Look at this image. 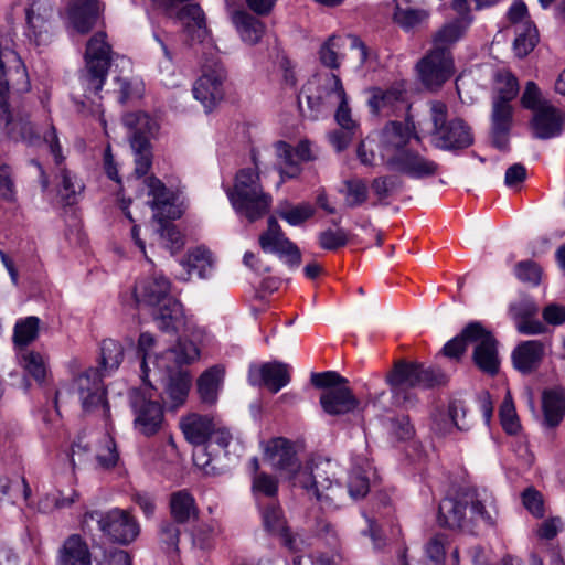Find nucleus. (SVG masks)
Returning <instances> with one entry per match:
<instances>
[{
  "label": "nucleus",
  "mask_w": 565,
  "mask_h": 565,
  "mask_svg": "<svg viewBox=\"0 0 565 565\" xmlns=\"http://www.w3.org/2000/svg\"><path fill=\"white\" fill-rule=\"evenodd\" d=\"M335 476L337 466L331 460H310L295 473L292 486L321 505L333 508L342 504L345 499V491Z\"/></svg>",
  "instance_id": "nucleus-1"
},
{
  "label": "nucleus",
  "mask_w": 565,
  "mask_h": 565,
  "mask_svg": "<svg viewBox=\"0 0 565 565\" xmlns=\"http://www.w3.org/2000/svg\"><path fill=\"white\" fill-rule=\"evenodd\" d=\"M494 500L487 490L468 489L455 498H446L439 503L438 522L449 529H461L470 521L493 523Z\"/></svg>",
  "instance_id": "nucleus-2"
},
{
  "label": "nucleus",
  "mask_w": 565,
  "mask_h": 565,
  "mask_svg": "<svg viewBox=\"0 0 565 565\" xmlns=\"http://www.w3.org/2000/svg\"><path fill=\"white\" fill-rule=\"evenodd\" d=\"M110 45L106 42L105 33L98 32L89 39L81 83L85 90V99L82 104L84 106L88 105L92 114H103L99 92L104 86L110 66Z\"/></svg>",
  "instance_id": "nucleus-3"
},
{
  "label": "nucleus",
  "mask_w": 565,
  "mask_h": 565,
  "mask_svg": "<svg viewBox=\"0 0 565 565\" xmlns=\"http://www.w3.org/2000/svg\"><path fill=\"white\" fill-rule=\"evenodd\" d=\"M228 200L233 209L249 222H255L267 214L273 198L264 191L257 169H241L235 177L233 188H228Z\"/></svg>",
  "instance_id": "nucleus-4"
},
{
  "label": "nucleus",
  "mask_w": 565,
  "mask_h": 565,
  "mask_svg": "<svg viewBox=\"0 0 565 565\" xmlns=\"http://www.w3.org/2000/svg\"><path fill=\"white\" fill-rule=\"evenodd\" d=\"M143 183L148 195L152 198L150 206L154 211V218L161 223V228L159 230L161 244L174 253L183 246V237L175 225L163 223L166 220H175L181 215L178 206L172 203L173 194L154 177L146 178Z\"/></svg>",
  "instance_id": "nucleus-5"
},
{
  "label": "nucleus",
  "mask_w": 565,
  "mask_h": 565,
  "mask_svg": "<svg viewBox=\"0 0 565 565\" xmlns=\"http://www.w3.org/2000/svg\"><path fill=\"white\" fill-rule=\"evenodd\" d=\"M386 379L395 397L405 403L411 402V397L405 393L407 388H430L447 382V375L440 370L405 361L396 362Z\"/></svg>",
  "instance_id": "nucleus-6"
},
{
  "label": "nucleus",
  "mask_w": 565,
  "mask_h": 565,
  "mask_svg": "<svg viewBox=\"0 0 565 565\" xmlns=\"http://www.w3.org/2000/svg\"><path fill=\"white\" fill-rule=\"evenodd\" d=\"M430 119L434 125V145L443 150H457L468 148L473 142L469 126L456 118L447 121V106L440 100L429 104Z\"/></svg>",
  "instance_id": "nucleus-7"
},
{
  "label": "nucleus",
  "mask_w": 565,
  "mask_h": 565,
  "mask_svg": "<svg viewBox=\"0 0 565 565\" xmlns=\"http://www.w3.org/2000/svg\"><path fill=\"white\" fill-rule=\"evenodd\" d=\"M90 521H95L98 529L114 542L129 544L139 535L140 529L137 521L129 512L113 509L107 512L89 511L82 520V529L90 531Z\"/></svg>",
  "instance_id": "nucleus-8"
},
{
  "label": "nucleus",
  "mask_w": 565,
  "mask_h": 565,
  "mask_svg": "<svg viewBox=\"0 0 565 565\" xmlns=\"http://www.w3.org/2000/svg\"><path fill=\"white\" fill-rule=\"evenodd\" d=\"M308 106L317 113L331 109L337 106L335 120L345 130L351 131L356 124L351 116L348 97L341 79L330 74L326 77L322 93L317 96H307Z\"/></svg>",
  "instance_id": "nucleus-9"
},
{
  "label": "nucleus",
  "mask_w": 565,
  "mask_h": 565,
  "mask_svg": "<svg viewBox=\"0 0 565 565\" xmlns=\"http://www.w3.org/2000/svg\"><path fill=\"white\" fill-rule=\"evenodd\" d=\"M125 126L132 131L130 146L135 156V174L143 177L151 167L150 143L147 135L156 129V122L145 113H129L122 118Z\"/></svg>",
  "instance_id": "nucleus-10"
},
{
  "label": "nucleus",
  "mask_w": 565,
  "mask_h": 565,
  "mask_svg": "<svg viewBox=\"0 0 565 565\" xmlns=\"http://www.w3.org/2000/svg\"><path fill=\"white\" fill-rule=\"evenodd\" d=\"M143 388L132 390L130 405L135 415V429L143 436L156 435L163 426L164 415L161 404L153 401L152 384Z\"/></svg>",
  "instance_id": "nucleus-11"
},
{
  "label": "nucleus",
  "mask_w": 565,
  "mask_h": 565,
  "mask_svg": "<svg viewBox=\"0 0 565 565\" xmlns=\"http://www.w3.org/2000/svg\"><path fill=\"white\" fill-rule=\"evenodd\" d=\"M25 35L36 46L52 42L55 34V10L50 0H31L25 7Z\"/></svg>",
  "instance_id": "nucleus-12"
},
{
  "label": "nucleus",
  "mask_w": 565,
  "mask_h": 565,
  "mask_svg": "<svg viewBox=\"0 0 565 565\" xmlns=\"http://www.w3.org/2000/svg\"><path fill=\"white\" fill-rule=\"evenodd\" d=\"M465 337L475 345L472 359L476 365L487 374H497L500 360L498 343L492 333L480 322H470L465 328Z\"/></svg>",
  "instance_id": "nucleus-13"
},
{
  "label": "nucleus",
  "mask_w": 565,
  "mask_h": 565,
  "mask_svg": "<svg viewBox=\"0 0 565 565\" xmlns=\"http://www.w3.org/2000/svg\"><path fill=\"white\" fill-rule=\"evenodd\" d=\"M225 79L226 71L220 62L203 65L202 75L195 81L192 92L206 111L223 99Z\"/></svg>",
  "instance_id": "nucleus-14"
},
{
  "label": "nucleus",
  "mask_w": 565,
  "mask_h": 565,
  "mask_svg": "<svg viewBox=\"0 0 565 565\" xmlns=\"http://www.w3.org/2000/svg\"><path fill=\"white\" fill-rule=\"evenodd\" d=\"M258 243L264 253L277 255L290 267H298L301 263L300 249L286 236L275 217L268 218Z\"/></svg>",
  "instance_id": "nucleus-15"
},
{
  "label": "nucleus",
  "mask_w": 565,
  "mask_h": 565,
  "mask_svg": "<svg viewBox=\"0 0 565 565\" xmlns=\"http://www.w3.org/2000/svg\"><path fill=\"white\" fill-rule=\"evenodd\" d=\"M417 72L422 83L427 88L440 87L455 72L451 52L431 47L417 63Z\"/></svg>",
  "instance_id": "nucleus-16"
},
{
  "label": "nucleus",
  "mask_w": 565,
  "mask_h": 565,
  "mask_svg": "<svg viewBox=\"0 0 565 565\" xmlns=\"http://www.w3.org/2000/svg\"><path fill=\"white\" fill-rule=\"evenodd\" d=\"M79 398L84 412L102 409L103 415H109V406L106 401V392L102 382V374L96 369H89L76 380Z\"/></svg>",
  "instance_id": "nucleus-17"
},
{
  "label": "nucleus",
  "mask_w": 565,
  "mask_h": 565,
  "mask_svg": "<svg viewBox=\"0 0 565 565\" xmlns=\"http://www.w3.org/2000/svg\"><path fill=\"white\" fill-rule=\"evenodd\" d=\"M386 168L413 179L429 178L438 171V164L435 161L408 149L390 156Z\"/></svg>",
  "instance_id": "nucleus-18"
},
{
  "label": "nucleus",
  "mask_w": 565,
  "mask_h": 565,
  "mask_svg": "<svg viewBox=\"0 0 565 565\" xmlns=\"http://www.w3.org/2000/svg\"><path fill=\"white\" fill-rule=\"evenodd\" d=\"M564 124L565 114L552 103H543L533 113L530 128L534 138L545 140L558 137Z\"/></svg>",
  "instance_id": "nucleus-19"
},
{
  "label": "nucleus",
  "mask_w": 565,
  "mask_h": 565,
  "mask_svg": "<svg viewBox=\"0 0 565 565\" xmlns=\"http://www.w3.org/2000/svg\"><path fill=\"white\" fill-rule=\"evenodd\" d=\"M134 296L139 305L157 308L172 298L171 282L163 275L153 273L136 282Z\"/></svg>",
  "instance_id": "nucleus-20"
},
{
  "label": "nucleus",
  "mask_w": 565,
  "mask_h": 565,
  "mask_svg": "<svg viewBox=\"0 0 565 565\" xmlns=\"http://www.w3.org/2000/svg\"><path fill=\"white\" fill-rule=\"evenodd\" d=\"M264 459L271 468L286 473L292 480L295 473L301 468L292 444L285 438L271 439L266 445Z\"/></svg>",
  "instance_id": "nucleus-21"
},
{
  "label": "nucleus",
  "mask_w": 565,
  "mask_h": 565,
  "mask_svg": "<svg viewBox=\"0 0 565 565\" xmlns=\"http://www.w3.org/2000/svg\"><path fill=\"white\" fill-rule=\"evenodd\" d=\"M249 381L253 385L263 384L270 392L278 393L290 382L289 365L278 361L264 363L250 369Z\"/></svg>",
  "instance_id": "nucleus-22"
},
{
  "label": "nucleus",
  "mask_w": 565,
  "mask_h": 565,
  "mask_svg": "<svg viewBox=\"0 0 565 565\" xmlns=\"http://www.w3.org/2000/svg\"><path fill=\"white\" fill-rule=\"evenodd\" d=\"M72 26L79 33H87L102 12L98 0H63Z\"/></svg>",
  "instance_id": "nucleus-23"
},
{
  "label": "nucleus",
  "mask_w": 565,
  "mask_h": 565,
  "mask_svg": "<svg viewBox=\"0 0 565 565\" xmlns=\"http://www.w3.org/2000/svg\"><path fill=\"white\" fill-rule=\"evenodd\" d=\"M156 340L149 332H142L138 340V352L142 358L141 361V380L145 385H151V376L157 379L158 375L163 374V370H169L171 366L168 363H162L164 360L163 353L156 354L153 349Z\"/></svg>",
  "instance_id": "nucleus-24"
},
{
  "label": "nucleus",
  "mask_w": 565,
  "mask_h": 565,
  "mask_svg": "<svg viewBox=\"0 0 565 565\" xmlns=\"http://www.w3.org/2000/svg\"><path fill=\"white\" fill-rule=\"evenodd\" d=\"M414 124L407 120L406 122L391 121L388 122L382 134V151L381 157L384 164H387L390 156H395L398 151H406L405 146L408 143Z\"/></svg>",
  "instance_id": "nucleus-25"
},
{
  "label": "nucleus",
  "mask_w": 565,
  "mask_h": 565,
  "mask_svg": "<svg viewBox=\"0 0 565 565\" xmlns=\"http://www.w3.org/2000/svg\"><path fill=\"white\" fill-rule=\"evenodd\" d=\"M320 405L328 415L340 416L358 409L360 401L345 384L323 391L320 395Z\"/></svg>",
  "instance_id": "nucleus-26"
},
{
  "label": "nucleus",
  "mask_w": 565,
  "mask_h": 565,
  "mask_svg": "<svg viewBox=\"0 0 565 565\" xmlns=\"http://www.w3.org/2000/svg\"><path fill=\"white\" fill-rule=\"evenodd\" d=\"M3 111L0 110V127L7 129L8 135L18 140H24L32 143L39 139L38 130L32 126L28 115H12L7 105V100L1 105Z\"/></svg>",
  "instance_id": "nucleus-27"
},
{
  "label": "nucleus",
  "mask_w": 565,
  "mask_h": 565,
  "mask_svg": "<svg viewBox=\"0 0 565 565\" xmlns=\"http://www.w3.org/2000/svg\"><path fill=\"white\" fill-rule=\"evenodd\" d=\"M153 319L160 330L164 332H179L188 326L182 305L173 297L157 307Z\"/></svg>",
  "instance_id": "nucleus-28"
},
{
  "label": "nucleus",
  "mask_w": 565,
  "mask_h": 565,
  "mask_svg": "<svg viewBox=\"0 0 565 565\" xmlns=\"http://www.w3.org/2000/svg\"><path fill=\"white\" fill-rule=\"evenodd\" d=\"M57 565H93L89 546L79 534H72L64 541Z\"/></svg>",
  "instance_id": "nucleus-29"
},
{
  "label": "nucleus",
  "mask_w": 565,
  "mask_h": 565,
  "mask_svg": "<svg viewBox=\"0 0 565 565\" xmlns=\"http://www.w3.org/2000/svg\"><path fill=\"white\" fill-rule=\"evenodd\" d=\"M492 142L500 149L508 148V135L512 122V107L504 100H493L492 104Z\"/></svg>",
  "instance_id": "nucleus-30"
},
{
  "label": "nucleus",
  "mask_w": 565,
  "mask_h": 565,
  "mask_svg": "<svg viewBox=\"0 0 565 565\" xmlns=\"http://www.w3.org/2000/svg\"><path fill=\"white\" fill-rule=\"evenodd\" d=\"M545 351V344L540 340L521 342L512 352L513 365L522 373H530L539 366Z\"/></svg>",
  "instance_id": "nucleus-31"
},
{
  "label": "nucleus",
  "mask_w": 565,
  "mask_h": 565,
  "mask_svg": "<svg viewBox=\"0 0 565 565\" xmlns=\"http://www.w3.org/2000/svg\"><path fill=\"white\" fill-rule=\"evenodd\" d=\"M471 426L468 419L467 409L461 402H452L447 413H440L434 422L435 433L445 436L451 434L454 429L467 430Z\"/></svg>",
  "instance_id": "nucleus-32"
},
{
  "label": "nucleus",
  "mask_w": 565,
  "mask_h": 565,
  "mask_svg": "<svg viewBox=\"0 0 565 565\" xmlns=\"http://www.w3.org/2000/svg\"><path fill=\"white\" fill-rule=\"evenodd\" d=\"M232 22L242 41L249 45L259 43L266 32L264 22L243 10L235 11L232 14Z\"/></svg>",
  "instance_id": "nucleus-33"
},
{
  "label": "nucleus",
  "mask_w": 565,
  "mask_h": 565,
  "mask_svg": "<svg viewBox=\"0 0 565 565\" xmlns=\"http://www.w3.org/2000/svg\"><path fill=\"white\" fill-rule=\"evenodd\" d=\"M57 196L64 205H73L77 203L84 184L72 171L65 167H61L56 173Z\"/></svg>",
  "instance_id": "nucleus-34"
},
{
  "label": "nucleus",
  "mask_w": 565,
  "mask_h": 565,
  "mask_svg": "<svg viewBox=\"0 0 565 565\" xmlns=\"http://www.w3.org/2000/svg\"><path fill=\"white\" fill-rule=\"evenodd\" d=\"M185 438L193 445H202L212 435L214 424L207 416L192 414L181 423Z\"/></svg>",
  "instance_id": "nucleus-35"
},
{
  "label": "nucleus",
  "mask_w": 565,
  "mask_h": 565,
  "mask_svg": "<svg viewBox=\"0 0 565 565\" xmlns=\"http://www.w3.org/2000/svg\"><path fill=\"white\" fill-rule=\"evenodd\" d=\"M403 102V90L393 87L386 90L381 88L371 89L369 106L373 114H384L390 116L395 111L397 104Z\"/></svg>",
  "instance_id": "nucleus-36"
},
{
  "label": "nucleus",
  "mask_w": 565,
  "mask_h": 565,
  "mask_svg": "<svg viewBox=\"0 0 565 565\" xmlns=\"http://www.w3.org/2000/svg\"><path fill=\"white\" fill-rule=\"evenodd\" d=\"M263 524L265 529L274 535H278L282 539L284 544L290 548L294 547V541L286 525V520L282 515V511L278 504H268L263 513Z\"/></svg>",
  "instance_id": "nucleus-37"
},
{
  "label": "nucleus",
  "mask_w": 565,
  "mask_h": 565,
  "mask_svg": "<svg viewBox=\"0 0 565 565\" xmlns=\"http://www.w3.org/2000/svg\"><path fill=\"white\" fill-rule=\"evenodd\" d=\"M212 255L210 250L198 247L190 252L184 259L181 260V266L186 271L184 279H190L193 276L205 278L212 269Z\"/></svg>",
  "instance_id": "nucleus-38"
},
{
  "label": "nucleus",
  "mask_w": 565,
  "mask_h": 565,
  "mask_svg": "<svg viewBox=\"0 0 565 565\" xmlns=\"http://www.w3.org/2000/svg\"><path fill=\"white\" fill-rule=\"evenodd\" d=\"M170 510L174 521L181 524L190 522L198 515L195 500L186 490H180L171 494Z\"/></svg>",
  "instance_id": "nucleus-39"
},
{
  "label": "nucleus",
  "mask_w": 565,
  "mask_h": 565,
  "mask_svg": "<svg viewBox=\"0 0 565 565\" xmlns=\"http://www.w3.org/2000/svg\"><path fill=\"white\" fill-rule=\"evenodd\" d=\"M223 377L224 370L220 366L210 367L201 374L198 379V392L203 403H215Z\"/></svg>",
  "instance_id": "nucleus-40"
},
{
  "label": "nucleus",
  "mask_w": 565,
  "mask_h": 565,
  "mask_svg": "<svg viewBox=\"0 0 565 565\" xmlns=\"http://www.w3.org/2000/svg\"><path fill=\"white\" fill-rule=\"evenodd\" d=\"M40 319L34 316L18 319L13 327L12 342L18 351L26 350L28 345L39 337Z\"/></svg>",
  "instance_id": "nucleus-41"
},
{
  "label": "nucleus",
  "mask_w": 565,
  "mask_h": 565,
  "mask_svg": "<svg viewBox=\"0 0 565 565\" xmlns=\"http://www.w3.org/2000/svg\"><path fill=\"white\" fill-rule=\"evenodd\" d=\"M199 349L194 342L188 340H180L178 343L163 353L164 360L162 363H168L171 369L163 370L164 372H171L173 369L190 364L199 358Z\"/></svg>",
  "instance_id": "nucleus-42"
},
{
  "label": "nucleus",
  "mask_w": 565,
  "mask_h": 565,
  "mask_svg": "<svg viewBox=\"0 0 565 565\" xmlns=\"http://www.w3.org/2000/svg\"><path fill=\"white\" fill-rule=\"evenodd\" d=\"M542 406L544 423L548 427L557 426L565 413V396L562 391L552 390L543 393Z\"/></svg>",
  "instance_id": "nucleus-43"
},
{
  "label": "nucleus",
  "mask_w": 565,
  "mask_h": 565,
  "mask_svg": "<svg viewBox=\"0 0 565 565\" xmlns=\"http://www.w3.org/2000/svg\"><path fill=\"white\" fill-rule=\"evenodd\" d=\"M17 359L21 367L35 381H44L47 372V359L45 355L40 352L26 349L18 351Z\"/></svg>",
  "instance_id": "nucleus-44"
},
{
  "label": "nucleus",
  "mask_w": 565,
  "mask_h": 565,
  "mask_svg": "<svg viewBox=\"0 0 565 565\" xmlns=\"http://www.w3.org/2000/svg\"><path fill=\"white\" fill-rule=\"evenodd\" d=\"M466 24L456 19L444 24L433 36V49L450 52L451 46L463 35Z\"/></svg>",
  "instance_id": "nucleus-45"
},
{
  "label": "nucleus",
  "mask_w": 565,
  "mask_h": 565,
  "mask_svg": "<svg viewBox=\"0 0 565 565\" xmlns=\"http://www.w3.org/2000/svg\"><path fill=\"white\" fill-rule=\"evenodd\" d=\"M277 166L281 179H294L301 173L300 160L294 156L292 147L285 141H278L275 146Z\"/></svg>",
  "instance_id": "nucleus-46"
},
{
  "label": "nucleus",
  "mask_w": 565,
  "mask_h": 565,
  "mask_svg": "<svg viewBox=\"0 0 565 565\" xmlns=\"http://www.w3.org/2000/svg\"><path fill=\"white\" fill-rule=\"evenodd\" d=\"M394 21L409 31L427 19V12L408 6V0H395Z\"/></svg>",
  "instance_id": "nucleus-47"
},
{
  "label": "nucleus",
  "mask_w": 565,
  "mask_h": 565,
  "mask_svg": "<svg viewBox=\"0 0 565 565\" xmlns=\"http://www.w3.org/2000/svg\"><path fill=\"white\" fill-rule=\"evenodd\" d=\"M315 209L309 203H300L297 205L288 201H282L277 206V215L291 226H299L307 220L312 217Z\"/></svg>",
  "instance_id": "nucleus-48"
},
{
  "label": "nucleus",
  "mask_w": 565,
  "mask_h": 565,
  "mask_svg": "<svg viewBox=\"0 0 565 565\" xmlns=\"http://www.w3.org/2000/svg\"><path fill=\"white\" fill-rule=\"evenodd\" d=\"M190 387L191 376L188 372H178L169 379L166 394L172 407H179L185 402Z\"/></svg>",
  "instance_id": "nucleus-49"
},
{
  "label": "nucleus",
  "mask_w": 565,
  "mask_h": 565,
  "mask_svg": "<svg viewBox=\"0 0 565 565\" xmlns=\"http://www.w3.org/2000/svg\"><path fill=\"white\" fill-rule=\"evenodd\" d=\"M341 193L344 195L345 204L349 207H356L366 202L369 198V185L365 180L353 178L345 180Z\"/></svg>",
  "instance_id": "nucleus-50"
},
{
  "label": "nucleus",
  "mask_w": 565,
  "mask_h": 565,
  "mask_svg": "<svg viewBox=\"0 0 565 565\" xmlns=\"http://www.w3.org/2000/svg\"><path fill=\"white\" fill-rule=\"evenodd\" d=\"M514 52L519 57L526 56L536 45L539 33L534 24H522L515 29Z\"/></svg>",
  "instance_id": "nucleus-51"
},
{
  "label": "nucleus",
  "mask_w": 565,
  "mask_h": 565,
  "mask_svg": "<svg viewBox=\"0 0 565 565\" xmlns=\"http://www.w3.org/2000/svg\"><path fill=\"white\" fill-rule=\"evenodd\" d=\"M100 358L104 370L114 371L118 369L124 360V348L120 342L106 339L100 345Z\"/></svg>",
  "instance_id": "nucleus-52"
},
{
  "label": "nucleus",
  "mask_w": 565,
  "mask_h": 565,
  "mask_svg": "<svg viewBox=\"0 0 565 565\" xmlns=\"http://www.w3.org/2000/svg\"><path fill=\"white\" fill-rule=\"evenodd\" d=\"M344 45V39L338 35H331L319 51L321 63L330 68L340 66L339 50Z\"/></svg>",
  "instance_id": "nucleus-53"
},
{
  "label": "nucleus",
  "mask_w": 565,
  "mask_h": 565,
  "mask_svg": "<svg viewBox=\"0 0 565 565\" xmlns=\"http://www.w3.org/2000/svg\"><path fill=\"white\" fill-rule=\"evenodd\" d=\"M403 185V180L397 175L377 177L371 183L372 191L379 201L386 200L394 192L401 190Z\"/></svg>",
  "instance_id": "nucleus-54"
},
{
  "label": "nucleus",
  "mask_w": 565,
  "mask_h": 565,
  "mask_svg": "<svg viewBox=\"0 0 565 565\" xmlns=\"http://www.w3.org/2000/svg\"><path fill=\"white\" fill-rule=\"evenodd\" d=\"M370 490L369 477L362 468H353L350 471L348 480V494L350 498L356 500L364 498Z\"/></svg>",
  "instance_id": "nucleus-55"
},
{
  "label": "nucleus",
  "mask_w": 565,
  "mask_h": 565,
  "mask_svg": "<svg viewBox=\"0 0 565 565\" xmlns=\"http://www.w3.org/2000/svg\"><path fill=\"white\" fill-rule=\"evenodd\" d=\"M497 96L493 100L509 103L514 99L519 92L518 79L509 72L499 73L495 83Z\"/></svg>",
  "instance_id": "nucleus-56"
},
{
  "label": "nucleus",
  "mask_w": 565,
  "mask_h": 565,
  "mask_svg": "<svg viewBox=\"0 0 565 565\" xmlns=\"http://www.w3.org/2000/svg\"><path fill=\"white\" fill-rule=\"evenodd\" d=\"M500 419L503 429L508 434H516L520 429V424L518 420L516 412L512 398L510 395L503 399L500 411H499Z\"/></svg>",
  "instance_id": "nucleus-57"
},
{
  "label": "nucleus",
  "mask_w": 565,
  "mask_h": 565,
  "mask_svg": "<svg viewBox=\"0 0 565 565\" xmlns=\"http://www.w3.org/2000/svg\"><path fill=\"white\" fill-rule=\"evenodd\" d=\"M387 429L390 434L398 440H408L415 434V429L411 424L409 417L406 415H399L391 418Z\"/></svg>",
  "instance_id": "nucleus-58"
},
{
  "label": "nucleus",
  "mask_w": 565,
  "mask_h": 565,
  "mask_svg": "<svg viewBox=\"0 0 565 565\" xmlns=\"http://www.w3.org/2000/svg\"><path fill=\"white\" fill-rule=\"evenodd\" d=\"M98 465L104 469H109L116 466L119 455L116 449V444L109 436L105 437L104 445L96 452Z\"/></svg>",
  "instance_id": "nucleus-59"
},
{
  "label": "nucleus",
  "mask_w": 565,
  "mask_h": 565,
  "mask_svg": "<svg viewBox=\"0 0 565 565\" xmlns=\"http://www.w3.org/2000/svg\"><path fill=\"white\" fill-rule=\"evenodd\" d=\"M252 489L257 494L275 497L278 491V481L275 477L266 472L255 473L253 477Z\"/></svg>",
  "instance_id": "nucleus-60"
},
{
  "label": "nucleus",
  "mask_w": 565,
  "mask_h": 565,
  "mask_svg": "<svg viewBox=\"0 0 565 565\" xmlns=\"http://www.w3.org/2000/svg\"><path fill=\"white\" fill-rule=\"evenodd\" d=\"M348 243V234L344 230H327L319 234V244L323 249L333 250Z\"/></svg>",
  "instance_id": "nucleus-61"
},
{
  "label": "nucleus",
  "mask_w": 565,
  "mask_h": 565,
  "mask_svg": "<svg viewBox=\"0 0 565 565\" xmlns=\"http://www.w3.org/2000/svg\"><path fill=\"white\" fill-rule=\"evenodd\" d=\"M311 383L316 387L329 390L331 387H340L348 383V380L342 377L334 371H328L322 373H312Z\"/></svg>",
  "instance_id": "nucleus-62"
},
{
  "label": "nucleus",
  "mask_w": 565,
  "mask_h": 565,
  "mask_svg": "<svg viewBox=\"0 0 565 565\" xmlns=\"http://www.w3.org/2000/svg\"><path fill=\"white\" fill-rule=\"evenodd\" d=\"M537 312L539 307L530 299H522L509 307V313L515 322L527 318H535Z\"/></svg>",
  "instance_id": "nucleus-63"
},
{
  "label": "nucleus",
  "mask_w": 565,
  "mask_h": 565,
  "mask_svg": "<svg viewBox=\"0 0 565 565\" xmlns=\"http://www.w3.org/2000/svg\"><path fill=\"white\" fill-rule=\"evenodd\" d=\"M515 275L520 280L532 285H537L541 280L540 267L530 260L520 262L515 266Z\"/></svg>",
  "instance_id": "nucleus-64"
}]
</instances>
